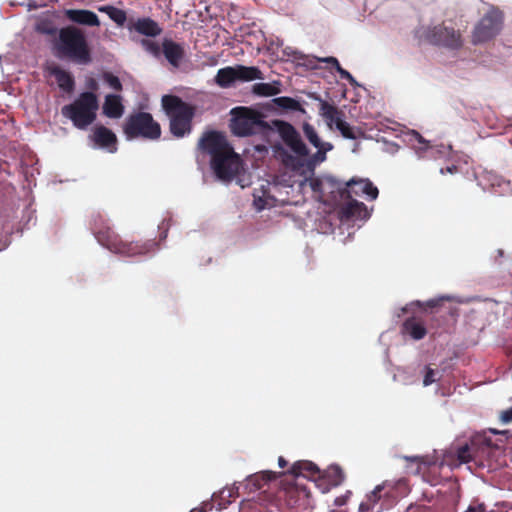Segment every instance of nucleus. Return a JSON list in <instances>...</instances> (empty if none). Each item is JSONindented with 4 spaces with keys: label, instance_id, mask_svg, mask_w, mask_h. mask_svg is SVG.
<instances>
[{
    "label": "nucleus",
    "instance_id": "31",
    "mask_svg": "<svg viewBox=\"0 0 512 512\" xmlns=\"http://www.w3.org/2000/svg\"><path fill=\"white\" fill-rule=\"evenodd\" d=\"M272 101L275 103V105H277V107H279L283 110L304 112V109L302 108L301 104L297 100H295L291 97H286V96L278 97V98H274Z\"/></svg>",
    "mask_w": 512,
    "mask_h": 512
},
{
    "label": "nucleus",
    "instance_id": "11",
    "mask_svg": "<svg viewBox=\"0 0 512 512\" xmlns=\"http://www.w3.org/2000/svg\"><path fill=\"white\" fill-rule=\"evenodd\" d=\"M315 99L319 101V115L330 129L335 127L344 138L351 140H356L364 134L361 128L351 126L343 119L344 112L337 106L319 96H316Z\"/></svg>",
    "mask_w": 512,
    "mask_h": 512
},
{
    "label": "nucleus",
    "instance_id": "43",
    "mask_svg": "<svg viewBox=\"0 0 512 512\" xmlns=\"http://www.w3.org/2000/svg\"><path fill=\"white\" fill-rule=\"evenodd\" d=\"M500 419L503 423H510L512 421V407L502 411Z\"/></svg>",
    "mask_w": 512,
    "mask_h": 512
},
{
    "label": "nucleus",
    "instance_id": "22",
    "mask_svg": "<svg viewBox=\"0 0 512 512\" xmlns=\"http://www.w3.org/2000/svg\"><path fill=\"white\" fill-rule=\"evenodd\" d=\"M133 29L147 37H157L162 33V28L159 24L149 17L137 19L133 24Z\"/></svg>",
    "mask_w": 512,
    "mask_h": 512
},
{
    "label": "nucleus",
    "instance_id": "17",
    "mask_svg": "<svg viewBox=\"0 0 512 512\" xmlns=\"http://www.w3.org/2000/svg\"><path fill=\"white\" fill-rule=\"evenodd\" d=\"M162 53L166 60L177 68L185 56V49L182 44L165 38L162 42Z\"/></svg>",
    "mask_w": 512,
    "mask_h": 512
},
{
    "label": "nucleus",
    "instance_id": "32",
    "mask_svg": "<svg viewBox=\"0 0 512 512\" xmlns=\"http://www.w3.org/2000/svg\"><path fill=\"white\" fill-rule=\"evenodd\" d=\"M252 91L254 94L264 97L274 96L280 93V89L277 86L264 82L254 84Z\"/></svg>",
    "mask_w": 512,
    "mask_h": 512
},
{
    "label": "nucleus",
    "instance_id": "1",
    "mask_svg": "<svg viewBox=\"0 0 512 512\" xmlns=\"http://www.w3.org/2000/svg\"><path fill=\"white\" fill-rule=\"evenodd\" d=\"M91 230L98 243L109 251L126 257L145 255L157 247L154 240L126 242L106 223L100 214L93 218Z\"/></svg>",
    "mask_w": 512,
    "mask_h": 512
},
{
    "label": "nucleus",
    "instance_id": "41",
    "mask_svg": "<svg viewBox=\"0 0 512 512\" xmlns=\"http://www.w3.org/2000/svg\"><path fill=\"white\" fill-rule=\"evenodd\" d=\"M435 374H436V372L434 369L427 367L426 373H425L424 379H423V385L429 386L432 383L436 382Z\"/></svg>",
    "mask_w": 512,
    "mask_h": 512
},
{
    "label": "nucleus",
    "instance_id": "25",
    "mask_svg": "<svg viewBox=\"0 0 512 512\" xmlns=\"http://www.w3.org/2000/svg\"><path fill=\"white\" fill-rule=\"evenodd\" d=\"M342 214L345 218L365 219L369 216L366 205L354 199H348L342 208Z\"/></svg>",
    "mask_w": 512,
    "mask_h": 512
},
{
    "label": "nucleus",
    "instance_id": "51",
    "mask_svg": "<svg viewBox=\"0 0 512 512\" xmlns=\"http://www.w3.org/2000/svg\"><path fill=\"white\" fill-rule=\"evenodd\" d=\"M417 137L420 138V142H422V137L420 136V134L416 133Z\"/></svg>",
    "mask_w": 512,
    "mask_h": 512
},
{
    "label": "nucleus",
    "instance_id": "39",
    "mask_svg": "<svg viewBox=\"0 0 512 512\" xmlns=\"http://www.w3.org/2000/svg\"><path fill=\"white\" fill-rule=\"evenodd\" d=\"M104 81L115 91H121L123 86L120 79L110 72H106L103 75Z\"/></svg>",
    "mask_w": 512,
    "mask_h": 512
},
{
    "label": "nucleus",
    "instance_id": "26",
    "mask_svg": "<svg viewBox=\"0 0 512 512\" xmlns=\"http://www.w3.org/2000/svg\"><path fill=\"white\" fill-rule=\"evenodd\" d=\"M278 474L273 471H262L260 473H256L250 475L246 481L247 486L251 487L250 490H259L264 487L265 484L269 483L272 480L277 478Z\"/></svg>",
    "mask_w": 512,
    "mask_h": 512
},
{
    "label": "nucleus",
    "instance_id": "30",
    "mask_svg": "<svg viewBox=\"0 0 512 512\" xmlns=\"http://www.w3.org/2000/svg\"><path fill=\"white\" fill-rule=\"evenodd\" d=\"M101 12H104L108 15V17L114 21L118 26H123L127 20L126 12L122 9L116 8L114 6H102L99 8Z\"/></svg>",
    "mask_w": 512,
    "mask_h": 512
},
{
    "label": "nucleus",
    "instance_id": "45",
    "mask_svg": "<svg viewBox=\"0 0 512 512\" xmlns=\"http://www.w3.org/2000/svg\"><path fill=\"white\" fill-rule=\"evenodd\" d=\"M220 495L221 497L224 499V498H231V497H234L235 495V490L233 488H226V489H223L221 492H220Z\"/></svg>",
    "mask_w": 512,
    "mask_h": 512
},
{
    "label": "nucleus",
    "instance_id": "21",
    "mask_svg": "<svg viewBox=\"0 0 512 512\" xmlns=\"http://www.w3.org/2000/svg\"><path fill=\"white\" fill-rule=\"evenodd\" d=\"M103 114L108 118L118 119L124 113V105L122 104V97L116 94H108L105 97L103 104Z\"/></svg>",
    "mask_w": 512,
    "mask_h": 512
},
{
    "label": "nucleus",
    "instance_id": "47",
    "mask_svg": "<svg viewBox=\"0 0 512 512\" xmlns=\"http://www.w3.org/2000/svg\"><path fill=\"white\" fill-rule=\"evenodd\" d=\"M447 172L449 173H454L456 170H457V167L456 166H451V167H447Z\"/></svg>",
    "mask_w": 512,
    "mask_h": 512
},
{
    "label": "nucleus",
    "instance_id": "13",
    "mask_svg": "<svg viewBox=\"0 0 512 512\" xmlns=\"http://www.w3.org/2000/svg\"><path fill=\"white\" fill-rule=\"evenodd\" d=\"M274 128L279 133L283 142L291 149L292 154L308 155L309 149L301 139L300 134L288 122L282 120H273L271 129Z\"/></svg>",
    "mask_w": 512,
    "mask_h": 512
},
{
    "label": "nucleus",
    "instance_id": "15",
    "mask_svg": "<svg viewBox=\"0 0 512 512\" xmlns=\"http://www.w3.org/2000/svg\"><path fill=\"white\" fill-rule=\"evenodd\" d=\"M94 144L102 149H106L110 153L117 151V137L115 133L107 127L96 126L90 136Z\"/></svg>",
    "mask_w": 512,
    "mask_h": 512
},
{
    "label": "nucleus",
    "instance_id": "16",
    "mask_svg": "<svg viewBox=\"0 0 512 512\" xmlns=\"http://www.w3.org/2000/svg\"><path fill=\"white\" fill-rule=\"evenodd\" d=\"M283 493L286 504L291 508L305 504L310 495L309 490L299 484L288 485Z\"/></svg>",
    "mask_w": 512,
    "mask_h": 512
},
{
    "label": "nucleus",
    "instance_id": "29",
    "mask_svg": "<svg viewBox=\"0 0 512 512\" xmlns=\"http://www.w3.org/2000/svg\"><path fill=\"white\" fill-rule=\"evenodd\" d=\"M237 80L240 81H253L256 79H263L262 72L257 67H247L243 65L235 66Z\"/></svg>",
    "mask_w": 512,
    "mask_h": 512
},
{
    "label": "nucleus",
    "instance_id": "49",
    "mask_svg": "<svg viewBox=\"0 0 512 512\" xmlns=\"http://www.w3.org/2000/svg\"><path fill=\"white\" fill-rule=\"evenodd\" d=\"M427 305L429 307H435L436 306V302L434 300H430V301L427 302Z\"/></svg>",
    "mask_w": 512,
    "mask_h": 512
},
{
    "label": "nucleus",
    "instance_id": "2",
    "mask_svg": "<svg viewBox=\"0 0 512 512\" xmlns=\"http://www.w3.org/2000/svg\"><path fill=\"white\" fill-rule=\"evenodd\" d=\"M55 48L59 56L66 57L77 64L87 65L92 62L91 49L86 36L75 26L60 29Z\"/></svg>",
    "mask_w": 512,
    "mask_h": 512
},
{
    "label": "nucleus",
    "instance_id": "34",
    "mask_svg": "<svg viewBox=\"0 0 512 512\" xmlns=\"http://www.w3.org/2000/svg\"><path fill=\"white\" fill-rule=\"evenodd\" d=\"M324 182L328 183L332 188L338 189V187H339L338 181L331 176L325 177L324 180L320 179V178H314V177L309 179V185H310L311 189L316 193H323Z\"/></svg>",
    "mask_w": 512,
    "mask_h": 512
},
{
    "label": "nucleus",
    "instance_id": "18",
    "mask_svg": "<svg viewBox=\"0 0 512 512\" xmlns=\"http://www.w3.org/2000/svg\"><path fill=\"white\" fill-rule=\"evenodd\" d=\"M65 17L74 23L86 26H99L100 21L96 13L86 9H67L64 12Z\"/></svg>",
    "mask_w": 512,
    "mask_h": 512
},
{
    "label": "nucleus",
    "instance_id": "27",
    "mask_svg": "<svg viewBox=\"0 0 512 512\" xmlns=\"http://www.w3.org/2000/svg\"><path fill=\"white\" fill-rule=\"evenodd\" d=\"M459 501V493L456 490H450L445 493L436 503L441 508V512H456V506Z\"/></svg>",
    "mask_w": 512,
    "mask_h": 512
},
{
    "label": "nucleus",
    "instance_id": "6",
    "mask_svg": "<svg viewBox=\"0 0 512 512\" xmlns=\"http://www.w3.org/2000/svg\"><path fill=\"white\" fill-rule=\"evenodd\" d=\"M99 104L93 92H83L71 104L62 107V115L70 119L78 129H86L97 116Z\"/></svg>",
    "mask_w": 512,
    "mask_h": 512
},
{
    "label": "nucleus",
    "instance_id": "24",
    "mask_svg": "<svg viewBox=\"0 0 512 512\" xmlns=\"http://www.w3.org/2000/svg\"><path fill=\"white\" fill-rule=\"evenodd\" d=\"M292 475L299 477L303 476L306 478L320 477V470L316 464L311 461L302 460L295 462L290 471Z\"/></svg>",
    "mask_w": 512,
    "mask_h": 512
},
{
    "label": "nucleus",
    "instance_id": "19",
    "mask_svg": "<svg viewBox=\"0 0 512 512\" xmlns=\"http://www.w3.org/2000/svg\"><path fill=\"white\" fill-rule=\"evenodd\" d=\"M489 451L490 446L488 444L476 447V444L472 441L471 444H465L457 449V459L460 463L477 462L480 455L488 453Z\"/></svg>",
    "mask_w": 512,
    "mask_h": 512
},
{
    "label": "nucleus",
    "instance_id": "20",
    "mask_svg": "<svg viewBox=\"0 0 512 512\" xmlns=\"http://www.w3.org/2000/svg\"><path fill=\"white\" fill-rule=\"evenodd\" d=\"M401 332L410 336L413 340H421L427 335V329L424 322L414 316L407 318L402 326Z\"/></svg>",
    "mask_w": 512,
    "mask_h": 512
},
{
    "label": "nucleus",
    "instance_id": "5",
    "mask_svg": "<svg viewBox=\"0 0 512 512\" xmlns=\"http://www.w3.org/2000/svg\"><path fill=\"white\" fill-rule=\"evenodd\" d=\"M230 130L233 135L246 137L271 130V125L264 120V115L250 107L239 106L231 110Z\"/></svg>",
    "mask_w": 512,
    "mask_h": 512
},
{
    "label": "nucleus",
    "instance_id": "37",
    "mask_svg": "<svg viewBox=\"0 0 512 512\" xmlns=\"http://www.w3.org/2000/svg\"><path fill=\"white\" fill-rule=\"evenodd\" d=\"M354 184L361 186L362 195H367L370 199H376L378 196V189L373 183L369 180L359 179L358 182H353Z\"/></svg>",
    "mask_w": 512,
    "mask_h": 512
},
{
    "label": "nucleus",
    "instance_id": "42",
    "mask_svg": "<svg viewBox=\"0 0 512 512\" xmlns=\"http://www.w3.org/2000/svg\"><path fill=\"white\" fill-rule=\"evenodd\" d=\"M404 512H432V510L426 505L410 504Z\"/></svg>",
    "mask_w": 512,
    "mask_h": 512
},
{
    "label": "nucleus",
    "instance_id": "38",
    "mask_svg": "<svg viewBox=\"0 0 512 512\" xmlns=\"http://www.w3.org/2000/svg\"><path fill=\"white\" fill-rule=\"evenodd\" d=\"M327 474H328L330 483L333 486H338V485L342 484V482L344 481V478H345L343 470L337 465L330 466L327 471Z\"/></svg>",
    "mask_w": 512,
    "mask_h": 512
},
{
    "label": "nucleus",
    "instance_id": "14",
    "mask_svg": "<svg viewBox=\"0 0 512 512\" xmlns=\"http://www.w3.org/2000/svg\"><path fill=\"white\" fill-rule=\"evenodd\" d=\"M230 147L225 136L217 131L205 132L198 142V148L202 152L209 154L211 160L216 158V161H219L218 157L220 154Z\"/></svg>",
    "mask_w": 512,
    "mask_h": 512
},
{
    "label": "nucleus",
    "instance_id": "33",
    "mask_svg": "<svg viewBox=\"0 0 512 512\" xmlns=\"http://www.w3.org/2000/svg\"><path fill=\"white\" fill-rule=\"evenodd\" d=\"M322 61L333 65V67L335 68V70L337 71V73L339 74L341 79H345V80L349 81V83L351 85L357 84L355 78L351 75V73L348 72L347 70H345L344 68H342L339 61L335 57H332V56L326 57V58H323Z\"/></svg>",
    "mask_w": 512,
    "mask_h": 512
},
{
    "label": "nucleus",
    "instance_id": "35",
    "mask_svg": "<svg viewBox=\"0 0 512 512\" xmlns=\"http://www.w3.org/2000/svg\"><path fill=\"white\" fill-rule=\"evenodd\" d=\"M353 182H358V180L351 179L346 183V186L343 188L338 187L340 192V196L344 200L351 199L353 195L360 196L362 195L361 186L354 184Z\"/></svg>",
    "mask_w": 512,
    "mask_h": 512
},
{
    "label": "nucleus",
    "instance_id": "3",
    "mask_svg": "<svg viewBox=\"0 0 512 512\" xmlns=\"http://www.w3.org/2000/svg\"><path fill=\"white\" fill-rule=\"evenodd\" d=\"M163 110L169 118V130L175 138H183L192 132L196 109L176 95H164Z\"/></svg>",
    "mask_w": 512,
    "mask_h": 512
},
{
    "label": "nucleus",
    "instance_id": "48",
    "mask_svg": "<svg viewBox=\"0 0 512 512\" xmlns=\"http://www.w3.org/2000/svg\"><path fill=\"white\" fill-rule=\"evenodd\" d=\"M190 512H206L204 508H194Z\"/></svg>",
    "mask_w": 512,
    "mask_h": 512
},
{
    "label": "nucleus",
    "instance_id": "23",
    "mask_svg": "<svg viewBox=\"0 0 512 512\" xmlns=\"http://www.w3.org/2000/svg\"><path fill=\"white\" fill-rule=\"evenodd\" d=\"M50 74L55 77L61 90L66 93H71L74 90L75 81L71 73L55 65L50 68Z\"/></svg>",
    "mask_w": 512,
    "mask_h": 512
},
{
    "label": "nucleus",
    "instance_id": "8",
    "mask_svg": "<svg viewBox=\"0 0 512 512\" xmlns=\"http://www.w3.org/2000/svg\"><path fill=\"white\" fill-rule=\"evenodd\" d=\"M418 37L431 45L453 51L461 49L464 44L461 31L445 22L421 28Z\"/></svg>",
    "mask_w": 512,
    "mask_h": 512
},
{
    "label": "nucleus",
    "instance_id": "46",
    "mask_svg": "<svg viewBox=\"0 0 512 512\" xmlns=\"http://www.w3.org/2000/svg\"><path fill=\"white\" fill-rule=\"evenodd\" d=\"M278 465L280 468H285L287 466V461L284 459V457L280 456L278 458Z\"/></svg>",
    "mask_w": 512,
    "mask_h": 512
},
{
    "label": "nucleus",
    "instance_id": "10",
    "mask_svg": "<svg viewBox=\"0 0 512 512\" xmlns=\"http://www.w3.org/2000/svg\"><path fill=\"white\" fill-rule=\"evenodd\" d=\"M402 486H405L403 480L398 481L396 485L387 482L377 485L367 495L366 500L360 503L359 512H381L384 509H389L397 501L396 488Z\"/></svg>",
    "mask_w": 512,
    "mask_h": 512
},
{
    "label": "nucleus",
    "instance_id": "50",
    "mask_svg": "<svg viewBox=\"0 0 512 512\" xmlns=\"http://www.w3.org/2000/svg\"><path fill=\"white\" fill-rule=\"evenodd\" d=\"M491 432H492V433H494V434H499V433H500V432H499V431H497V430H491Z\"/></svg>",
    "mask_w": 512,
    "mask_h": 512
},
{
    "label": "nucleus",
    "instance_id": "12",
    "mask_svg": "<svg viewBox=\"0 0 512 512\" xmlns=\"http://www.w3.org/2000/svg\"><path fill=\"white\" fill-rule=\"evenodd\" d=\"M211 160V167L215 175L223 181H231L239 172L241 167V158L232 147L220 154L218 157Z\"/></svg>",
    "mask_w": 512,
    "mask_h": 512
},
{
    "label": "nucleus",
    "instance_id": "9",
    "mask_svg": "<svg viewBox=\"0 0 512 512\" xmlns=\"http://www.w3.org/2000/svg\"><path fill=\"white\" fill-rule=\"evenodd\" d=\"M504 13L496 6H491L474 26L471 43L479 45L493 40L503 28Z\"/></svg>",
    "mask_w": 512,
    "mask_h": 512
},
{
    "label": "nucleus",
    "instance_id": "28",
    "mask_svg": "<svg viewBox=\"0 0 512 512\" xmlns=\"http://www.w3.org/2000/svg\"><path fill=\"white\" fill-rule=\"evenodd\" d=\"M216 83L223 88L229 87L232 83L237 81L235 66H228L218 70L215 77Z\"/></svg>",
    "mask_w": 512,
    "mask_h": 512
},
{
    "label": "nucleus",
    "instance_id": "40",
    "mask_svg": "<svg viewBox=\"0 0 512 512\" xmlns=\"http://www.w3.org/2000/svg\"><path fill=\"white\" fill-rule=\"evenodd\" d=\"M141 45L146 51L150 52L156 57H158L162 51V48H160L158 43L150 39H142Z\"/></svg>",
    "mask_w": 512,
    "mask_h": 512
},
{
    "label": "nucleus",
    "instance_id": "7",
    "mask_svg": "<svg viewBox=\"0 0 512 512\" xmlns=\"http://www.w3.org/2000/svg\"><path fill=\"white\" fill-rule=\"evenodd\" d=\"M123 133L128 140H158L161 137V126L149 112H133L125 119Z\"/></svg>",
    "mask_w": 512,
    "mask_h": 512
},
{
    "label": "nucleus",
    "instance_id": "44",
    "mask_svg": "<svg viewBox=\"0 0 512 512\" xmlns=\"http://www.w3.org/2000/svg\"><path fill=\"white\" fill-rule=\"evenodd\" d=\"M168 228H169V223L166 222L165 220L162 221V223L159 225V229L162 230V232L160 234V240L166 239L167 233H168Z\"/></svg>",
    "mask_w": 512,
    "mask_h": 512
},
{
    "label": "nucleus",
    "instance_id": "36",
    "mask_svg": "<svg viewBox=\"0 0 512 512\" xmlns=\"http://www.w3.org/2000/svg\"><path fill=\"white\" fill-rule=\"evenodd\" d=\"M302 129L304 136L314 147H319L321 144L324 143L321 141L320 137L318 136V133L311 124L305 122L302 126Z\"/></svg>",
    "mask_w": 512,
    "mask_h": 512
},
{
    "label": "nucleus",
    "instance_id": "4",
    "mask_svg": "<svg viewBox=\"0 0 512 512\" xmlns=\"http://www.w3.org/2000/svg\"><path fill=\"white\" fill-rule=\"evenodd\" d=\"M317 152L308 158V155H293L281 144L273 146L274 157L288 170L300 175L306 176L313 174L316 164L326 160V153L333 149L329 142L321 144Z\"/></svg>",
    "mask_w": 512,
    "mask_h": 512
}]
</instances>
